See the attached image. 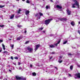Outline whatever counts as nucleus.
Listing matches in <instances>:
<instances>
[{"label":"nucleus","instance_id":"nucleus-25","mask_svg":"<svg viewBox=\"0 0 80 80\" xmlns=\"http://www.w3.org/2000/svg\"><path fill=\"white\" fill-rule=\"evenodd\" d=\"M39 14L40 16H42V15H43V14L42 13H41V12H39Z\"/></svg>","mask_w":80,"mask_h":80},{"label":"nucleus","instance_id":"nucleus-31","mask_svg":"<svg viewBox=\"0 0 80 80\" xmlns=\"http://www.w3.org/2000/svg\"><path fill=\"white\" fill-rule=\"evenodd\" d=\"M38 15V13H37L35 15V17H37Z\"/></svg>","mask_w":80,"mask_h":80},{"label":"nucleus","instance_id":"nucleus-59","mask_svg":"<svg viewBox=\"0 0 80 80\" xmlns=\"http://www.w3.org/2000/svg\"><path fill=\"white\" fill-rule=\"evenodd\" d=\"M11 40V39H9V40Z\"/></svg>","mask_w":80,"mask_h":80},{"label":"nucleus","instance_id":"nucleus-36","mask_svg":"<svg viewBox=\"0 0 80 80\" xmlns=\"http://www.w3.org/2000/svg\"><path fill=\"white\" fill-rule=\"evenodd\" d=\"M11 59H12V60H13V57L11 56Z\"/></svg>","mask_w":80,"mask_h":80},{"label":"nucleus","instance_id":"nucleus-35","mask_svg":"<svg viewBox=\"0 0 80 80\" xmlns=\"http://www.w3.org/2000/svg\"><path fill=\"white\" fill-rule=\"evenodd\" d=\"M57 45H58V44H57V43L55 44V46H56L57 47Z\"/></svg>","mask_w":80,"mask_h":80},{"label":"nucleus","instance_id":"nucleus-56","mask_svg":"<svg viewBox=\"0 0 80 80\" xmlns=\"http://www.w3.org/2000/svg\"><path fill=\"white\" fill-rule=\"evenodd\" d=\"M58 22V21H56V22Z\"/></svg>","mask_w":80,"mask_h":80},{"label":"nucleus","instance_id":"nucleus-26","mask_svg":"<svg viewBox=\"0 0 80 80\" xmlns=\"http://www.w3.org/2000/svg\"><path fill=\"white\" fill-rule=\"evenodd\" d=\"M26 3H30V1H29V0H27L26 1Z\"/></svg>","mask_w":80,"mask_h":80},{"label":"nucleus","instance_id":"nucleus-63","mask_svg":"<svg viewBox=\"0 0 80 80\" xmlns=\"http://www.w3.org/2000/svg\"><path fill=\"white\" fill-rule=\"evenodd\" d=\"M6 80H7V79H6Z\"/></svg>","mask_w":80,"mask_h":80},{"label":"nucleus","instance_id":"nucleus-61","mask_svg":"<svg viewBox=\"0 0 80 80\" xmlns=\"http://www.w3.org/2000/svg\"><path fill=\"white\" fill-rule=\"evenodd\" d=\"M49 80H51V79H49Z\"/></svg>","mask_w":80,"mask_h":80},{"label":"nucleus","instance_id":"nucleus-42","mask_svg":"<svg viewBox=\"0 0 80 80\" xmlns=\"http://www.w3.org/2000/svg\"><path fill=\"white\" fill-rule=\"evenodd\" d=\"M21 80H26V79H25V78H22V79H21Z\"/></svg>","mask_w":80,"mask_h":80},{"label":"nucleus","instance_id":"nucleus-27","mask_svg":"<svg viewBox=\"0 0 80 80\" xmlns=\"http://www.w3.org/2000/svg\"><path fill=\"white\" fill-rule=\"evenodd\" d=\"M4 6H2V5H0V8H3L4 7Z\"/></svg>","mask_w":80,"mask_h":80},{"label":"nucleus","instance_id":"nucleus-21","mask_svg":"<svg viewBox=\"0 0 80 80\" xmlns=\"http://www.w3.org/2000/svg\"><path fill=\"white\" fill-rule=\"evenodd\" d=\"M62 62H63V60H60L58 61V62L59 63H62Z\"/></svg>","mask_w":80,"mask_h":80},{"label":"nucleus","instance_id":"nucleus-47","mask_svg":"<svg viewBox=\"0 0 80 80\" xmlns=\"http://www.w3.org/2000/svg\"><path fill=\"white\" fill-rule=\"evenodd\" d=\"M9 72H12V70L10 69H9Z\"/></svg>","mask_w":80,"mask_h":80},{"label":"nucleus","instance_id":"nucleus-20","mask_svg":"<svg viewBox=\"0 0 80 80\" xmlns=\"http://www.w3.org/2000/svg\"><path fill=\"white\" fill-rule=\"evenodd\" d=\"M29 42H30V41H28L26 42L25 43V44H28V43Z\"/></svg>","mask_w":80,"mask_h":80},{"label":"nucleus","instance_id":"nucleus-43","mask_svg":"<svg viewBox=\"0 0 80 80\" xmlns=\"http://www.w3.org/2000/svg\"><path fill=\"white\" fill-rule=\"evenodd\" d=\"M20 65V62H18V65Z\"/></svg>","mask_w":80,"mask_h":80},{"label":"nucleus","instance_id":"nucleus-41","mask_svg":"<svg viewBox=\"0 0 80 80\" xmlns=\"http://www.w3.org/2000/svg\"><path fill=\"white\" fill-rule=\"evenodd\" d=\"M54 68H55L56 69V70H58V68L56 67H55Z\"/></svg>","mask_w":80,"mask_h":80},{"label":"nucleus","instance_id":"nucleus-48","mask_svg":"<svg viewBox=\"0 0 80 80\" xmlns=\"http://www.w3.org/2000/svg\"><path fill=\"white\" fill-rule=\"evenodd\" d=\"M69 77H71V74H69Z\"/></svg>","mask_w":80,"mask_h":80},{"label":"nucleus","instance_id":"nucleus-19","mask_svg":"<svg viewBox=\"0 0 80 80\" xmlns=\"http://www.w3.org/2000/svg\"><path fill=\"white\" fill-rule=\"evenodd\" d=\"M17 26L18 27V28H21V27H22V26L20 25H18Z\"/></svg>","mask_w":80,"mask_h":80},{"label":"nucleus","instance_id":"nucleus-45","mask_svg":"<svg viewBox=\"0 0 80 80\" xmlns=\"http://www.w3.org/2000/svg\"><path fill=\"white\" fill-rule=\"evenodd\" d=\"M52 57H50V60H51V59H52Z\"/></svg>","mask_w":80,"mask_h":80},{"label":"nucleus","instance_id":"nucleus-54","mask_svg":"<svg viewBox=\"0 0 80 80\" xmlns=\"http://www.w3.org/2000/svg\"><path fill=\"white\" fill-rule=\"evenodd\" d=\"M2 52V50H0V52Z\"/></svg>","mask_w":80,"mask_h":80},{"label":"nucleus","instance_id":"nucleus-28","mask_svg":"<svg viewBox=\"0 0 80 80\" xmlns=\"http://www.w3.org/2000/svg\"><path fill=\"white\" fill-rule=\"evenodd\" d=\"M67 43V41H65L63 43V44H66V43Z\"/></svg>","mask_w":80,"mask_h":80},{"label":"nucleus","instance_id":"nucleus-23","mask_svg":"<svg viewBox=\"0 0 80 80\" xmlns=\"http://www.w3.org/2000/svg\"><path fill=\"white\" fill-rule=\"evenodd\" d=\"M21 38H21V37H19V38H18L17 39V40H20Z\"/></svg>","mask_w":80,"mask_h":80},{"label":"nucleus","instance_id":"nucleus-40","mask_svg":"<svg viewBox=\"0 0 80 80\" xmlns=\"http://www.w3.org/2000/svg\"><path fill=\"white\" fill-rule=\"evenodd\" d=\"M78 32L79 33L80 35V30H78Z\"/></svg>","mask_w":80,"mask_h":80},{"label":"nucleus","instance_id":"nucleus-49","mask_svg":"<svg viewBox=\"0 0 80 80\" xmlns=\"http://www.w3.org/2000/svg\"><path fill=\"white\" fill-rule=\"evenodd\" d=\"M30 67H31V68L32 67V64H30Z\"/></svg>","mask_w":80,"mask_h":80},{"label":"nucleus","instance_id":"nucleus-4","mask_svg":"<svg viewBox=\"0 0 80 80\" xmlns=\"http://www.w3.org/2000/svg\"><path fill=\"white\" fill-rule=\"evenodd\" d=\"M27 49L28 51H29L30 52H33V48H30L29 47H28L27 48Z\"/></svg>","mask_w":80,"mask_h":80},{"label":"nucleus","instance_id":"nucleus-17","mask_svg":"<svg viewBox=\"0 0 80 80\" xmlns=\"http://www.w3.org/2000/svg\"><path fill=\"white\" fill-rule=\"evenodd\" d=\"M32 75L33 76H36V75H37V74H36V73L34 72L32 73Z\"/></svg>","mask_w":80,"mask_h":80},{"label":"nucleus","instance_id":"nucleus-39","mask_svg":"<svg viewBox=\"0 0 80 80\" xmlns=\"http://www.w3.org/2000/svg\"><path fill=\"white\" fill-rule=\"evenodd\" d=\"M68 55H70V56H71V55H72V54H71V53H68Z\"/></svg>","mask_w":80,"mask_h":80},{"label":"nucleus","instance_id":"nucleus-18","mask_svg":"<svg viewBox=\"0 0 80 80\" xmlns=\"http://www.w3.org/2000/svg\"><path fill=\"white\" fill-rule=\"evenodd\" d=\"M3 53H5L6 54H8V52L7 51H4L3 52Z\"/></svg>","mask_w":80,"mask_h":80},{"label":"nucleus","instance_id":"nucleus-5","mask_svg":"<svg viewBox=\"0 0 80 80\" xmlns=\"http://www.w3.org/2000/svg\"><path fill=\"white\" fill-rule=\"evenodd\" d=\"M58 20H59L60 21H67V18H59Z\"/></svg>","mask_w":80,"mask_h":80},{"label":"nucleus","instance_id":"nucleus-1","mask_svg":"<svg viewBox=\"0 0 80 80\" xmlns=\"http://www.w3.org/2000/svg\"><path fill=\"white\" fill-rule=\"evenodd\" d=\"M73 2H75V3L72 4V8H75V5H76V6H77L78 7V8L79 9L80 8L79 7H80V6L79 5V3H78V2L76 0H73Z\"/></svg>","mask_w":80,"mask_h":80},{"label":"nucleus","instance_id":"nucleus-38","mask_svg":"<svg viewBox=\"0 0 80 80\" xmlns=\"http://www.w3.org/2000/svg\"><path fill=\"white\" fill-rule=\"evenodd\" d=\"M0 42H3V40H0Z\"/></svg>","mask_w":80,"mask_h":80},{"label":"nucleus","instance_id":"nucleus-44","mask_svg":"<svg viewBox=\"0 0 80 80\" xmlns=\"http://www.w3.org/2000/svg\"><path fill=\"white\" fill-rule=\"evenodd\" d=\"M42 32H43V33H45V31H43Z\"/></svg>","mask_w":80,"mask_h":80},{"label":"nucleus","instance_id":"nucleus-57","mask_svg":"<svg viewBox=\"0 0 80 80\" xmlns=\"http://www.w3.org/2000/svg\"><path fill=\"white\" fill-rule=\"evenodd\" d=\"M16 1H19V0H16Z\"/></svg>","mask_w":80,"mask_h":80},{"label":"nucleus","instance_id":"nucleus-51","mask_svg":"<svg viewBox=\"0 0 80 80\" xmlns=\"http://www.w3.org/2000/svg\"><path fill=\"white\" fill-rule=\"evenodd\" d=\"M76 79H77V77H74Z\"/></svg>","mask_w":80,"mask_h":80},{"label":"nucleus","instance_id":"nucleus-33","mask_svg":"<svg viewBox=\"0 0 80 80\" xmlns=\"http://www.w3.org/2000/svg\"><path fill=\"white\" fill-rule=\"evenodd\" d=\"M42 29H43V28H39V30H42Z\"/></svg>","mask_w":80,"mask_h":80},{"label":"nucleus","instance_id":"nucleus-10","mask_svg":"<svg viewBox=\"0 0 80 80\" xmlns=\"http://www.w3.org/2000/svg\"><path fill=\"white\" fill-rule=\"evenodd\" d=\"M30 13V11L29 10H26L25 11V14L26 15H28V14H29Z\"/></svg>","mask_w":80,"mask_h":80},{"label":"nucleus","instance_id":"nucleus-22","mask_svg":"<svg viewBox=\"0 0 80 80\" xmlns=\"http://www.w3.org/2000/svg\"><path fill=\"white\" fill-rule=\"evenodd\" d=\"M70 68L71 70H72L73 69V66H71Z\"/></svg>","mask_w":80,"mask_h":80},{"label":"nucleus","instance_id":"nucleus-62","mask_svg":"<svg viewBox=\"0 0 80 80\" xmlns=\"http://www.w3.org/2000/svg\"><path fill=\"white\" fill-rule=\"evenodd\" d=\"M15 65H16V64H15Z\"/></svg>","mask_w":80,"mask_h":80},{"label":"nucleus","instance_id":"nucleus-7","mask_svg":"<svg viewBox=\"0 0 80 80\" xmlns=\"http://www.w3.org/2000/svg\"><path fill=\"white\" fill-rule=\"evenodd\" d=\"M75 76L77 77V78H80V73H76L75 74Z\"/></svg>","mask_w":80,"mask_h":80},{"label":"nucleus","instance_id":"nucleus-14","mask_svg":"<svg viewBox=\"0 0 80 80\" xmlns=\"http://www.w3.org/2000/svg\"><path fill=\"white\" fill-rule=\"evenodd\" d=\"M2 46L3 47V50H5V45H4V44H2Z\"/></svg>","mask_w":80,"mask_h":80},{"label":"nucleus","instance_id":"nucleus-30","mask_svg":"<svg viewBox=\"0 0 80 80\" xmlns=\"http://www.w3.org/2000/svg\"><path fill=\"white\" fill-rule=\"evenodd\" d=\"M46 8L47 9H48V5L46 6Z\"/></svg>","mask_w":80,"mask_h":80},{"label":"nucleus","instance_id":"nucleus-3","mask_svg":"<svg viewBox=\"0 0 80 80\" xmlns=\"http://www.w3.org/2000/svg\"><path fill=\"white\" fill-rule=\"evenodd\" d=\"M16 80H23V78L18 76H15Z\"/></svg>","mask_w":80,"mask_h":80},{"label":"nucleus","instance_id":"nucleus-15","mask_svg":"<svg viewBox=\"0 0 80 80\" xmlns=\"http://www.w3.org/2000/svg\"><path fill=\"white\" fill-rule=\"evenodd\" d=\"M62 57H63V56H59V60H62Z\"/></svg>","mask_w":80,"mask_h":80},{"label":"nucleus","instance_id":"nucleus-52","mask_svg":"<svg viewBox=\"0 0 80 80\" xmlns=\"http://www.w3.org/2000/svg\"><path fill=\"white\" fill-rule=\"evenodd\" d=\"M23 2H24V1H25V0H22Z\"/></svg>","mask_w":80,"mask_h":80},{"label":"nucleus","instance_id":"nucleus-8","mask_svg":"<svg viewBox=\"0 0 80 80\" xmlns=\"http://www.w3.org/2000/svg\"><path fill=\"white\" fill-rule=\"evenodd\" d=\"M67 11L68 15H71V11H70L68 9H67Z\"/></svg>","mask_w":80,"mask_h":80},{"label":"nucleus","instance_id":"nucleus-12","mask_svg":"<svg viewBox=\"0 0 80 80\" xmlns=\"http://www.w3.org/2000/svg\"><path fill=\"white\" fill-rule=\"evenodd\" d=\"M14 14H12V16H10V18L11 19H13V18H14Z\"/></svg>","mask_w":80,"mask_h":80},{"label":"nucleus","instance_id":"nucleus-16","mask_svg":"<svg viewBox=\"0 0 80 80\" xmlns=\"http://www.w3.org/2000/svg\"><path fill=\"white\" fill-rule=\"evenodd\" d=\"M22 11V10H21V9H18V13H20V12Z\"/></svg>","mask_w":80,"mask_h":80},{"label":"nucleus","instance_id":"nucleus-24","mask_svg":"<svg viewBox=\"0 0 80 80\" xmlns=\"http://www.w3.org/2000/svg\"><path fill=\"white\" fill-rule=\"evenodd\" d=\"M14 46V45L13 44H12L11 45V47H12V49H13V47Z\"/></svg>","mask_w":80,"mask_h":80},{"label":"nucleus","instance_id":"nucleus-32","mask_svg":"<svg viewBox=\"0 0 80 80\" xmlns=\"http://www.w3.org/2000/svg\"><path fill=\"white\" fill-rule=\"evenodd\" d=\"M4 27V25H0V27Z\"/></svg>","mask_w":80,"mask_h":80},{"label":"nucleus","instance_id":"nucleus-2","mask_svg":"<svg viewBox=\"0 0 80 80\" xmlns=\"http://www.w3.org/2000/svg\"><path fill=\"white\" fill-rule=\"evenodd\" d=\"M51 20H52V19H48L45 20V24L46 25H48L50 23Z\"/></svg>","mask_w":80,"mask_h":80},{"label":"nucleus","instance_id":"nucleus-11","mask_svg":"<svg viewBox=\"0 0 80 80\" xmlns=\"http://www.w3.org/2000/svg\"><path fill=\"white\" fill-rule=\"evenodd\" d=\"M71 24L72 26H74L75 25V22L73 21H72L71 22Z\"/></svg>","mask_w":80,"mask_h":80},{"label":"nucleus","instance_id":"nucleus-6","mask_svg":"<svg viewBox=\"0 0 80 80\" xmlns=\"http://www.w3.org/2000/svg\"><path fill=\"white\" fill-rule=\"evenodd\" d=\"M40 46V45L38 44L36 45V48H35V51H37V50L38 48H39V47Z\"/></svg>","mask_w":80,"mask_h":80},{"label":"nucleus","instance_id":"nucleus-13","mask_svg":"<svg viewBox=\"0 0 80 80\" xmlns=\"http://www.w3.org/2000/svg\"><path fill=\"white\" fill-rule=\"evenodd\" d=\"M49 47L50 48H54L55 47V46L53 44L49 45Z\"/></svg>","mask_w":80,"mask_h":80},{"label":"nucleus","instance_id":"nucleus-29","mask_svg":"<svg viewBox=\"0 0 80 80\" xmlns=\"http://www.w3.org/2000/svg\"><path fill=\"white\" fill-rule=\"evenodd\" d=\"M15 59H16V60H18V58L17 57H14Z\"/></svg>","mask_w":80,"mask_h":80},{"label":"nucleus","instance_id":"nucleus-46","mask_svg":"<svg viewBox=\"0 0 80 80\" xmlns=\"http://www.w3.org/2000/svg\"><path fill=\"white\" fill-rule=\"evenodd\" d=\"M24 33H27V30L25 31Z\"/></svg>","mask_w":80,"mask_h":80},{"label":"nucleus","instance_id":"nucleus-50","mask_svg":"<svg viewBox=\"0 0 80 80\" xmlns=\"http://www.w3.org/2000/svg\"><path fill=\"white\" fill-rule=\"evenodd\" d=\"M51 2H53V0H51Z\"/></svg>","mask_w":80,"mask_h":80},{"label":"nucleus","instance_id":"nucleus-53","mask_svg":"<svg viewBox=\"0 0 80 80\" xmlns=\"http://www.w3.org/2000/svg\"><path fill=\"white\" fill-rule=\"evenodd\" d=\"M78 24H80V22H78Z\"/></svg>","mask_w":80,"mask_h":80},{"label":"nucleus","instance_id":"nucleus-60","mask_svg":"<svg viewBox=\"0 0 80 80\" xmlns=\"http://www.w3.org/2000/svg\"><path fill=\"white\" fill-rule=\"evenodd\" d=\"M8 67H10V65H8Z\"/></svg>","mask_w":80,"mask_h":80},{"label":"nucleus","instance_id":"nucleus-9","mask_svg":"<svg viewBox=\"0 0 80 80\" xmlns=\"http://www.w3.org/2000/svg\"><path fill=\"white\" fill-rule=\"evenodd\" d=\"M56 8H59V9H62V7L59 5H57L56 6Z\"/></svg>","mask_w":80,"mask_h":80},{"label":"nucleus","instance_id":"nucleus-58","mask_svg":"<svg viewBox=\"0 0 80 80\" xmlns=\"http://www.w3.org/2000/svg\"><path fill=\"white\" fill-rule=\"evenodd\" d=\"M39 19H40V17H39Z\"/></svg>","mask_w":80,"mask_h":80},{"label":"nucleus","instance_id":"nucleus-37","mask_svg":"<svg viewBox=\"0 0 80 80\" xmlns=\"http://www.w3.org/2000/svg\"><path fill=\"white\" fill-rule=\"evenodd\" d=\"M51 53H52V54H55V53L54 52H52Z\"/></svg>","mask_w":80,"mask_h":80},{"label":"nucleus","instance_id":"nucleus-55","mask_svg":"<svg viewBox=\"0 0 80 80\" xmlns=\"http://www.w3.org/2000/svg\"><path fill=\"white\" fill-rule=\"evenodd\" d=\"M78 67H80V65H78Z\"/></svg>","mask_w":80,"mask_h":80},{"label":"nucleus","instance_id":"nucleus-34","mask_svg":"<svg viewBox=\"0 0 80 80\" xmlns=\"http://www.w3.org/2000/svg\"><path fill=\"white\" fill-rule=\"evenodd\" d=\"M60 41H59L57 43V44H59V43H60Z\"/></svg>","mask_w":80,"mask_h":80}]
</instances>
